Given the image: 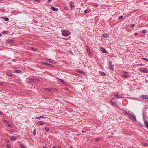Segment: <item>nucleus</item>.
I'll use <instances>...</instances> for the list:
<instances>
[{"label": "nucleus", "instance_id": "7", "mask_svg": "<svg viewBox=\"0 0 148 148\" xmlns=\"http://www.w3.org/2000/svg\"><path fill=\"white\" fill-rule=\"evenodd\" d=\"M70 6L71 7V10H72L74 9V6L73 3L72 2H71L70 3Z\"/></svg>", "mask_w": 148, "mask_h": 148}, {"label": "nucleus", "instance_id": "25", "mask_svg": "<svg viewBox=\"0 0 148 148\" xmlns=\"http://www.w3.org/2000/svg\"><path fill=\"white\" fill-rule=\"evenodd\" d=\"M122 76L124 78H127L128 77V76L124 74Z\"/></svg>", "mask_w": 148, "mask_h": 148}, {"label": "nucleus", "instance_id": "1", "mask_svg": "<svg viewBox=\"0 0 148 148\" xmlns=\"http://www.w3.org/2000/svg\"><path fill=\"white\" fill-rule=\"evenodd\" d=\"M71 32L69 31L64 30L62 31V34L64 36H67L71 34Z\"/></svg>", "mask_w": 148, "mask_h": 148}, {"label": "nucleus", "instance_id": "3", "mask_svg": "<svg viewBox=\"0 0 148 148\" xmlns=\"http://www.w3.org/2000/svg\"><path fill=\"white\" fill-rule=\"evenodd\" d=\"M109 63V68L110 70H113L114 68V66L111 61H110Z\"/></svg>", "mask_w": 148, "mask_h": 148}, {"label": "nucleus", "instance_id": "12", "mask_svg": "<svg viewBox=\"0 0 148 148\" xmlns=\"http://www.w3.org/2000/svg\"><path fill=\"white\" fill-rule=\"evenodd\" d=\"M47 60L48 62L51 63H54L55 62L54 61L51 59H47Z\"/></svg>", "mask_w": 148, "mask_h": 148}, {"label": "nucleus", "instance_id": "52", "mask_svg": "<svg viewBox=\"0 0 148 148\" xmlns=\"http://www.w3.org/2000/svg\"><path fill=\"white\" fill-rule=\"evenodd\" d=\"M44 117H42V116H40L39 117V118H44Z\"/></svg>", "mask_w": 148, "mask_h": 148}, {"label": "nucleus", "instance_id": "26", "mask_svg": "<svg viewBox=\"0 0 148 148\" xmlns=\"http://www.w3.org/2000/svg\"><path fill=\"white\" fill-rule=\"evenodd\" d=\"M45 130L46 131L48 132L49 131V129L48 127H46L45 128Z\"/></svg>", "mask_w": 148, "mask_h": 148}, {"label": "nucleus", "instance_id": "27", "mask_svg": "<svg viewBox=\"0 0 148 148\" xmlns=\"http://www.w3.org/2000/svg\"><path fill=\"white\" fill-rule=\"evenodd\" d=\"M101 76H105L106 75V74L104 72H102L101 73Z\"/></svg>", "mask_w": 148, "mask_h": 148}, {"label": "nucleus", "instance_id": "56", "mask_svg": "<svg viewBox=\"0 0 148 148\" xmlns=\"http://www.w3.org/2000/svg\"><path fill=\"white\" fill-rule=\"evenodd\" d=\"M82 132H83V133H84V132H85V131H82Z\"/></svg>", "mask_w": 148, "mask_h": 148}, {"label": "nucleus", "instance_id": "13", "mask_svg": "<svg viewBox=\"0 0 148 148\" xmlns=\"http://www.w3.org/2000/svg\"><path fill=\"white\" fill-rule=\"evenodd\" d=\"M42 64H44L45 65H49V66H51V64H48L46 62H41Z\"/></svg>", "mask_w": 148, "mask_h": 148}, {"label": "nucleus", "instance_id": "37", "mask_svg": "<svg viewBox=\"0 0 148 148\" xmlns=\"http://www.w3.org/2000/svg\"><path fill=\"white\" fill-rule=\"evenodd\" d=\"M57 79L59 81V82H61V81H62V79H59V78H58Z\"/></svg>", "mask_w": 148, "mask_h": 148}, {"label": "nucleus", "instance_id": "58", "mask_svg": "<svg viewBox=\"0 0 148 148\" xmlns=\"http://www.w3.org/2000/svg\"><path fill=\"white\" fill-rule=\"evenodd\" d=\"M1 114V111H0V114Z\"/></svg>", "mask_w": 148, "mask_h": 148}, {"label": "nucleus", "instance_id": "55", "mask_svg": "<svg viewBox=\"0 0 148 148\" xmlns=\"http://www.w3.org/2000/svg\"><path fill=\"white\" fill-rule=\"evenodd\" d=\"M38 118H39V117H36V119H38Z\"/></svg>", "mask_w": 148, "mask_h": 148}, {"label": "nucleus", "instance_id": "61", "mask_svg": "<svg viewBox=\"0 0 148 148\" xmlns=\"http://www.w3.org/2000/svg\"><path fill=\"white\" fill-rule=\"evenodd\" d=\"M140 66H141V65H142V64H140Z\"/></svg>", "mask_w": 148, "mask_h": 148}, {"label": "nucleus", "instance_id": "30", "mask_svg": "<svg viewBox=\"0 0 148 148\" xmlns=\"http://www.w3.org/2000/svg\"><path fill=\"white\" fill-rule=\"evenodd\" d=\"M20 145L21 147L22 148H25V147L22 144H20Z\"/></svg>", "mask_w": 148, "mask_h": 148}, {"label": "nucleus", "instance_id": "19", "mask_svg": "<svg viewBox=\"0 0 148 148\" xmlns=\"http://www.w3.org/2000/svg\"><path fill=\"white\" fill-rule=\"evenodd\" d=\"M36 134V129L34 130L33 133V134L34 135H35Z\"/></svg>", "mask_w": 148, "mask_h": 148}, {"label": "nucleus", "instance_id": "10", "mask_svg": "<svg viewBox=\"0 0 148 148\" xmlns=\"http://www.w3.org/2000/svg\"><path fill=\"white\" fill-rule=\"evenodd\" d=\"M10 138L12 141H14L17 138L16 137L13 136H10Z\"/></svg>", "mask_w": 148, "mask_h": 148}, {"label": "nucleus", "instance_id": "31", "mask_svg": "<svg viewBox=\"0 0 148 148\" xmlns=\"http://www.w3.org/2000/svg\"><path fill=\"white\" fill-rule=\"evenodd\" d=\"M2 33L4 34H5L7 33V31H4L2 32Z\"/></svg>", "mask_w": 148, "mask_h": 148}, {"label": "nucleus", "instance_id": "29", "mask_svg": "<svg viewBox=\"0 0 148 148\" xmlns=\"http://www.w3.org/2000/svg\"><path fill=\"white\" fill-rule=\"evenodd\" d=\"M7 148H11L9 144H7L6 145Z\"/></svg>", "mask_w": 148, "mask_h": 148}, {"label": "nucleus", "instance_id": "14", "mask_svg": "<svg viewBox=\"0 0 148 148\" xmlns=\"http://www.w3.org/2000/svg\"><path fill=\"white\" fill-rule=\"evenodd\" d=\"M101 50L103 53H106V51L105 49L103 48H101Z\"/></svg>", "mask_w": 148, "mask_h": 148}, {"label": "nucleus", "instance_id": "22", "mask_svg": "<svg viewBox=\"0 0 148 148\" xmlns=\"http://www.w3.org/2000/svg\"><path fill=\"white\" fill-rule=\"evenodd\" d=\"M40 125H44V123L42 121H40L39 123Z\"/></svg>", "mask_w": 148, "mask_h": 148}, {"label": "nucleus", "instance_id": "17", "mask_svg": "<svg viewBox=\"0 0 148 148\" xmlns=\"http://www.w3.org/2000/svg\"><path fill=\"white\" fill-rule=\"evenodd\" d=\"M109 36V34H103V36L104 38H107Z\"/></svg>", "mask_w": 148, "mask_h": 148}, {"label": "nucleus", "instance_id": "24", "mask_svg": "<svg viewBox=\"0 0 148 148\" xmlns=\"http://www.w3.org/2000/svg\"><path fill=\"white\" fill-rule=\"evenodd\" d=\"M61 82L62 83H63L64 84L66 85V84H67L66 82L64 81L63 80H62V81H61Z\"/></svg>", "mask_w": 148, "mask_h": 148}, {"label": "nucleus", "instance_id": "8", "mask_svg": "<svg viewBox=\"0 0 148 148\" xmlns=\"http://www.w3.org/2000/svg\"><path fill=\"white\" fill-rule=\"evenodd\" d=\"M87 52L88 56H90L91 55V53L90 49L88 47H87Z\"/></svg>", "mask_w": 148, "mask_h": 148}, {"label": "nucleus", "instance_id": "50", "mask_svg": "<svg viewBox=\"0 0 148 148\" xmlns=\"http://www.w3.org/2000/svg\"><path fill=\"white\" fill-rule=\"evenodd\" d=\"M52 148H56V146H54L52 147Z\"/></svg>", "mask_w": 148, "mask_h": 148}, {"label": "nucleus", "instance_id": "48", "mask_svg": "<svg viewBox=\"0 0 148 148\" xmlns=\"http://www.w3.org/2000/svg\"><path fill=\"white\" fill-rule=\"evenodd\" d=\"M6 142L7 143H9V140H6Z\"/></svg>", "mask_w": 148, "mask_h": 148}, {"label": "nucleus", "instance_id": "39", "mask_svg": "<svg viewBox=\"0 0 148 148\" xmlns=\"http://www.w3.org/2000/svg\"><path fill=\"white\" fill-rule=\"evenodd\" d=\"M96 140L97 141H99L100 140V139L99 138H97L96 139Z\"/></svg>", "mask_w": 148, "mask_h": 148}, {"label": "nucleus", "instance_id": "33", "mask_svg": "<svg viewBox=\"0 0 148 148\" xmlns=\"http://www.w3.org/2000/svg\"><path fill=\"white\" fill-rule=\"evenodd\" d=\"M141 59H143L144 60H146L147 61H148V59H146L145 58H142Z\"/></svg>", "mask_w": 148, "mask_h": 148}, {"label": "nucleus", "instance_id": "38", "mask_svg": "<svg viewBox=\"0 0 148 148\" xmlns=\"http://www.w3.org/2000/svg\"><path fill=\"white\" fill-rule=\"evenodd\" d=\"M88 11H89L88 10H86L84 12L86 14L88 13Z\"/></svg>", "mask_w": 148, "mask_h": 148}, {"label": "nucleus", "instance_id": "46", "mask_svg": "<svg viewBox=\"0 0 148 148\" xmlns=\"http://www.w3.org/2000/svg\"><path fill=\"white\" fill-rule=\"evenodd\" d=\"M46 90H48V91H51V90H50V89H48V88Z\"/></svg>", "mask_w": 148, "mask_h": 148}, {"label": "nucleus", "instance_id": "36", "mask_svg": "<svg viewBox=\"0 0 148 148\" xmlns=\"http://www.w3.org/2000/svg\"><path fill=\"white\" fill-rule=\"evenodd\" d=\"M31 49L33 50H36V49L33 47H31Z\"/></svg>", "mask_w": 148, "mask_h": 148}, {"label": "nucleus", "instance_id": "15", "mask_svg": "<svg viewBox=\"0 0 148 148\" xmlns=\"http://www.w3.org/2000/svg\"><path fill=\"white\" fill-rule=\"evenodd\" d=\"M51 9L52 10L54 11H58V8L54 7H52Z\"/></svg>", "mask_w": 148, "mask_h": 148}, {"label": "nucleus", "instance_id": "59", "mask_svg": "<svg viewBox=\"0 0 148 148\" xmlns=\"http://www.w3.org/2000/svg\"><path fill=\"white\" fill-rule=\"evenodd\" d=\"M59 148H61V147H60V146H59Z\"/></svg>", "mask_w": 148, "mask_h": 148}, {"label": "nucleus", "instance_id": "28", "mask_svg": "<svg viewBox=\"0 0 148 148\" xmlns=\"http://www.w3.org/2000/svg\"><path fill=\"white\" fill-rule=\"evenodd\" d=\"M3 121L5 123H8V121H7V120H5V119H3Z\"/></svg>", "mask_w": 148, "mask_h": 148}, {"label": "nucleus", "instance_id": "4", "mask_svg": "<svg viewBox=\"0 0 148 148\" xmlns=\"http://www.w3.org/2000/svg\"><path fill=\"white\" fill-rule=\"evenodd\" d=\"M139 70L141 72L143 73H146L148 71V70L146 69H143L142 68H140L139 69Z\"/></svg>", "mask_w": 148, "mask_h": 148}, {"label": "nucleus", "instance_id": "32", "mask_svg": "<svg viewBox=\"0 0 148 148\" xmlns=\"http://www.w3.org/2000/svg\"><path fill=\"white\" fill-rule=\"evenodd\" d=\"M123 18V16H120L119 17V19H122Z\"/></svg>", "mask_w": 148, "mask_h": 148}, {"label": "nucleus", "instance_id": "21", "mask_svg": "<svg viewBox=\"0 0 148 148\" xmlns=\"http://www.w3.org/2000/svg\"><path fill=\"white\" fill-rule=\"evenodd\" d=\"M6 75L7 76L10 77H12L13 76V74L12 73H7Z\"/></svg>", "mask_w": 148, "mask_h": 148}, {"label": "nucleus", "instance_id": "9", "mask_svg": "<svg viewBox=\"0 0 148 148\" xmlns=\"http://www.w3.org/2000/svg\"><path fill=\"white\" fill-rule=\"evenodd\" d=\"M143 119L144 120V124L145 125V126L147 127L148 129V122L145 120V119L144 118V116H143Z\"/></svg>", "mask_w": 148, "mask_h": 148}, {"label": "nucleus", "instance_id": "42", "mask_svg": "<svg viewBox=\"0 0 148 148\" xmlns=\"http://www.w3.org/2000/svg\"><path fill=\"white\" fill-rule=\"evenodd\" d=\"M124 113L125 114H126L128 115V112L127 113L126 111H124Z\"/></svg>", "mask_w": 148, "mask_h": 148}, {"label": "nucleus", "instance_id": "35", "mask_svg": "<svg viewBox=\"0 0 148 148\" xmlns=\"http://www.w3.org/2000/svg\"><path fill=\"white\" fill-rule=\"evenodd\" d=\"M69 52L71 54H73V53L71 50H69Z\"/></svg>", "mask_w": 148, "mask_h": 148}, {"label": "nucleus", "instance_id": "23", "mask_svg": "<svg viewBox=\"0 0 148 148\" xmlns=\"http://www.w3.org/2000/svg\"><path fill=\"white\" fill-rule=\"evenodd\" d=\"M142 145L144 147H146L148 145V144L145 143H142Z\"/></svg>", "mask_w": 148, "mask_h": 148}, {"label": "nucleus", "instance_id": "53", "mask_svg": "<svg viewBox=\"0 0 148 148\" xmlns=\"http://www.w3.org/2000/svg\"><path fill=\"white\" fill-rule=\"evenodd\" d=\"M75 75H76V76H78V74H77L76 73V74H75Z\"/></svg>", "mask_w": 148, "mask_h": 148}, {"label": "nucleus", "instance_id": "20", "mask_svg": "<svg viewBox=\"0 0 148 148\" xmlns=\"http://www.w3.org/2000/svg\"><path fill=\"white\" fill-rule=\"evenodd\" d=\"M78 72L82 74L83 75H85V74L84 72L80 70H78Z\"/></svg>", "mask_w": 148, "mask_h": 148}, {"label": "nucleus", "instance_id": "5", "mask_svg": "<svg viewBox=\"0 0 148 148\" xmlns=\"http://www.w3.org/2000/svg\"><path fill=\"white\" fill-rule=\"evenodd\" d=\"M114 95L115 97L116 98H122L121 96L117 93H115L114 94Z\"/></svg>", "mask_w": 148, "mask_h": 148}, {"label": "nucleus", "instance_id": "54", "mask_svg": "<svg viewBox=\"0 0 148 148\" xmlns=\"http://www.w3.org/2000/svg\"><path fill=\"white\" fill-rule=\"evenodd\" d=\"M2 35L1 34H0V37H1L2 36Z\"/></svg>", "mask_w": 148, "mask_h": 148}, {"label": "nucleus", "instance_id": "2", "mask_svg": "<svg viewBox=\"0 0 148 148\" xmlns=\"http://www.w3.org/2000/svg\"><path fill=\"white\" fill-rule=\"evenodd\" d=\"M128 116L133 121H134L136 120L135 116L132 113H131V112H128Z\"/></svg>", "mask_w": 148, "mask_h": 148}, {"label": "nucleus", "instance_id": "18", "mask_svg": "<svg viewBox=\"0 0 148 148\" xmlns=\"http://www.w3.org/2000/svg\"><path fill=\"white\" fill-rule=\"evenodd\" d=\"M14 71L16 73H22V71L20 70H15Z\"/></svg>", "mask_w": 148, "mask_h": 148}, {"label": "nucleus", "instance_id": "62", "mask_svg": "<svg viewBox=\"0 0 148 148\" xmlns=\"http://www.w3.org/2000/svg\"><path fill=\"white\" fill-rule=\"evenodd\" d=\"M1 1V0H0V1Z\"/></svg>", "mask_w": 148, "mask_h": 148}, {"label": "nucleus", "instance_id": "34", "mask_svg": "<svg viewBox=\"0 0 148 148\" xmlns=\"http://www.w3.org/2000/svg\"><path fill=\"white\" fill-rule=\"evenodd\" d=\"M35 1L38 2V3L41 2V1L40 0H34Z\"/></svg>", "mask_w": 148, "mask_h": 148}, {"label": "nucleus", "instance_id": "43", "mask_svg": "<svg viewBox=\"0 0 148 148\" xmlns=\"http://www.w3.org/2000/svg\"><path fill=\"white\" fill-rule=\"evenodd\" d=\"M146 31L145 30H143L142 31V32L143 33H145V32Z\"/></svg>", "mask_w": 148, "mask_h": 148}, {"label": "nucleus", "instance_id": "49", "mask_svg": "<svg viewBox=\"0 0 148 148\" xmlns=\"http://www.w3.org/2000/svg\"><path fill=\"white\" fill-rule=\"evenodd\" d=\"M134 35H135V36H137V35H138V33H135L134 34Z\"/></svg>", "mask_w": 148, "mask_h": 148}, {"label": "nucleus", "instance_id": "60", "mask_svg": "<svg viewBox=\"0 0 148 148\" xmlns=\"http://www.w3.org/2000/svg\"><path fill=\"white\" fill-rule=\"evenodd\" d=\"M70 148H73V147H70Z\"/></svg>", "mask_w": 148, "mask_h": 148}, {"label": "nucleus", "instance_id": "41", "mask_svg": "<svg viewBox=\"0 0 148 148\" xmlns=\"http://www.w3.org/2000/svg\"><path fill=\"white\" fill-rule=\"evenodd\" d=\"M64 9L66 10H68V8L67 7H65L64 8Z\"/></svg>", "mask_w": 148, "mask_h": 148}, {"label": "nucleus", "instance_id": "11", "mask_svg": "<svg viewBox=\"0 0 148 148\" xmlns=\"http://www.w3.org/2000/svg\"><path fill=\"white\" fill-rule=\"evenodd\" d=\"M141 97L144 99H148V96L147 95H143L141 96Z\"/></svg>", "mask_w": 148, "mask_h": 148}, {"label": "nucleus", "instance_id": "44", "mask_svg": "<svg viewBox=\"0 0 148 148\" xmlns=\"http://www.w3.org/2000/svg\"><path fill=\"white\" fill-rule=\"evenodd\" d=\"M135 26V25L134 24H133L131 25V27H134Z\"/></svg>", "mask_w": 148, "mask_h": 148}, {"label": "nucleus", "instance_id": "45", "mask_svg": "<svg viewBox=\"0 0 148 148\" xmlns=\"http://www.w3.org/2000/svg\"><path fill=\"white\" fill-rule=\"evenodd\" d=\"M8 126L10 127H12V125L10 124H9V125H8Z\"/></svg>", "mask_w": 148, "mask_h": 148}, {"label": "nucleus", "instance_id": "47", "mask_svg": "<svg viewBox=\"0 0 148 148\" xmlns=\"http://www.w3.org/2000/svg\"><path fill=\"white\" fill-rule=\"evenodd\" d=\"M124 73L128 74V73L127 72H124Z\"/></svg>", "mask_w": 148, "mask_h": 148}, {"label": "nucleus", "instance_id": "51", "mask_svg": "<svg viewBox=\"0 0 148 148\" xmlns=\"http://www.w3.org/2000/svg\"><path fill=\"white\" fill-rule=\"evenodd\" d=\"M52 1V0H48V1L49 2H51Z\"/></svg>", "mask_w": 148, "mask_h": 148}, {"label": "nucleus", "instance_id": "40", "mask_svg": "<svg viewBox=\"0 0 148 148\" xmlns=\"http://www.w3.org/2000/svg\"><path fill=\"white\" fill-rule=\"evenodd\" d=\"M5 20L6 21H8L9 20V19L8 18H5Z\"/></svg>", "mask_w": 148, "mask_h": 148}, {"label": "nucleus", "instance_id": "6", "mask_svg": "<svg viewBox=\"0 0 148 148\" xmlns=\"http://www.w3.org/2000/svg\"><path fill=\"white\" fill-rule=\"evenodd\" d=\"M114 99V98H112V99H111L110 102L112 104V105H114V106H116V103L115 102H114L113 101Z\"/></svg>", "mask_w": 148, "mask_h": 148}, {"label": "nucleus", "instance_id": "16", "mask_svg": "<svg viewBox=\"0 0 148 148\" xmlns=\"http://www.w3.org/2000/svg\"><path fill=\"white\" fill-rule=\"evenodd\" d=\"M8 43L12 44L14 43L13 40H8L7 41Z\"/></svg>", "mask_w": 148, "mask_h": 148}, {"label": "nucleus", "instance_id": "57", "mask_svg": "<svg viewBox=\"0 0 148 148\" xmlns=\"http://www.w3.org/2000/svg\"><path fill=\"white\" fill-rule=\"evenodd\" d=\"M43 148H46V147L45 146H44Z\"/></svg>", "mask_w": 148, "mask_h": 148}]
</instances>
